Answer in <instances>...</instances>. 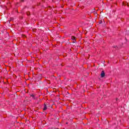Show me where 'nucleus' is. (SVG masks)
I'll return each instance as SVG.
<instances>
[{
	"mask_svg": "<svg viewBox=\"0 0 129 129\" xmlns=\"http://www.w3.org/2000/svg\"><path fill=\"white\" fill-rule=\"evenodd\" d=\"M47 105H46V104H44V107L43 108V110H47Z\"/></svg>",
	"mask_w": 129,
	"mask_h": 129,
	"instance_id": "3",
	"label": "nucleus"
},
{
	"mask_svg": "<svg viewBox=\"0 0 129 129\" xmlns=\"http://www.w3.org/2000/svg\"><path fill=\"white\" fill-rule=\"evenodd\" d=\"M99 23L100 24H102V21H99Z\"/></svg>",
	"mask_w": 129,
	"mask_h": 129,
	"instance_id": "6",
	"label": "nucleus"
},
{
	"mask_svg": "<svg viewBox=\"0 0 129 129\" xmlns=\"http://www.w3.org/2000/svg\"><path fill=\"white\" fill-rule=\"evenodd\" d=\"M31 96L32 97V98H33V99H36V97H35V94H32L31 95Z\"/></svg>",
	"mask_w": 129,
	"mask_h": 129,
	"instance_id": "2",
	"label": "nucleus"
},
{
	"mask_svg": "<svg viewBox=\"0 0 129 129\" xmlns=\"http://www.w3.org/2000/svg\"><path fill=\"white\" fill-rule=\"evenodd\" d=\"M116 101H117L118 100V99L116 98Z\"/></svg>",
	"mask_w": 129,
	"mask_h": 129,
	"instance_id": "8",
	"label": "nucleus"
},
{
	"mask_svg": "<svg viewBox=\"0 0 129 129\" xmlns=\"http://www.w3.org/2000/svg\"><path fill=\"white\" fill-rule=\"evenodd\" d=\"M27 16H29L30 15V12H27Z\"/></svg>",
	"mask_w": 129,
	"mask_h": 129,
	"instance_id": "5",
	"label": "nucleus"
},
{
	"mask_svg": "<svg viewBox=\"0 0 129 129\" xmlns=\"http://www.w3.org/2000/svg\"><path fill=\"white\" fill-rule=\"evenodd\" d=\"M100 75H101V78H103V77H104V76H105V73L104 72V71H102Z\"/></svg>",
	"mask_w": 129,
	"mask_h": 129,
	"instance_id": "1",
	"label": "nucleus"
},
{
	"mask_svg": "<svg viewBox=\"0 0 129 129\" xmlns=\"http://www.w3.org/2000/svg\"><path fill=\"white\" fill-rule=\"evenodd\" d=\"M22 2H24V0H22Z\"/></svg>",
	"mask_w": 129,
	"mask_h": 129,
	"instance_id": "9",
	"label": "nucleus"
},
{
	"mask_svg": "<svg viewBox=\"0 0 129 129\" xmlns=\"http://www.w3.org/2000/svg\"><path fill=\"white\" fill-rule=\"evenodd\" d=\"M71 39H72V40H73V41H75V36H72Z\"/></svg>",
	"mask_w": 129,
	"mask_h": 129,
	"instance_id": "4",
	"label": "nucleus"
},
{
	"mask_svg": "<svg viewBox=\"0 0 129 129\" xmlns=\"http://www.w3.org/2000/svg\"><path fill=\"white\" fill-rule=\"evenodd\" d=\"M114 48H118L117 46H114Z\"/></svg>",
	"mask_w": 129,
	"mask_h": 129,
	"instance_id": "7",
	"label": "nucleus"
}]
</instances>
